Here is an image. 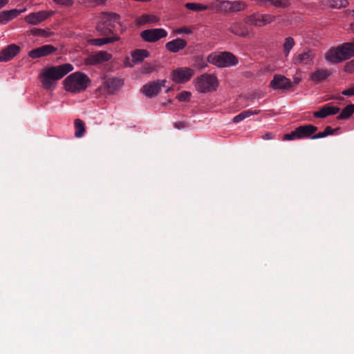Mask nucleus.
Segmentation results:
<instances>
[{
	"label": "nucleus",
	"instance_id": "f257e3e1",
	"mask_svg": "<svg viewBox=\"0 0 354 354\" xmlns=\"http://www.w3.org/2000/svg\"><path fill=\"white\" fill-rule=\"evenodd\" d=\"M73 68V66L68 63L44 68L39 75L43 88L46 90L54 88L57 81L61 80Z\"/></svg>",
	"mask_w": 354,
	"mask_h": 354
},
{
	"label": "nucleus",
	"instance_id": "f03ea898",
	"mask_svg": "<svg viewBox=\"0 0 354 354\" xmlns=\"http://www.w3.org/2000/svg\"><path fill=\"white\" fill-rule=\"evenodd\" d=\"M325 57L327 61L333 64L339 63L354 57V41L344 43L337 48L330 49Z\"/></svg>",
	"mask_w": 354,
	"mask_h": 354
},
{
	"label": "nucleus",
	"instance_id": "7ed1b4c3",
	"mask_svg": "<svg viewBox=\"0 0 354 354\" xmlns=\"http://www.w3.org/2000/svg\"><path fill=\"white\" fill-rule=\"evenodd\" d=\"M90 83L89 77L82 72L73 73L64 80L66 91L74 93L86 90Z\"/></svg>",
	"mask_w": 354,
	"mask_h": 354
},
{
	"label": "nucleus",
	"instance_id": "20e7f679",
	"mask_svg": "<svg viewBox=\"0 0 354 354\" xmlns=\"http://www.w3.org/2000/svg\"><path fill=\"white\" fill-rule=\"evenodd\" d=\"M207 61L217 67L227 68L238 64V58L232 53L224 51L212 53L207 57Z\"/></svg>",
	"mask_w": 354,
	"mask_h": 354
},
{
	"label": "nucleus",
	"instance_id": "39448f33",
	"mask_svg": "<svg viewBox=\"0 0 354 354\" xmlns=\"http://www.w3.org/2000/svg\"><path fill=\"white\" fill-rule=\"evenodd\" d=\"M120 23V16L115 13H105L97 25V30L102 35L113 34Z\"/></svg>",
	"mask_w": 354,
	"mask_h": 354
},
{
	"label": "nucleus",
	"instance_id": "423d86ee",
	"mask_svg": "<svg viewBox=\"0 0 354 354\" xmlns=\"http://www.w3.org/2000/svg\"><path fill=\"white\" fill-rule=\"evenodd\" d=\"M317 131V127L313 124L301 125L290 133L285 134L283 140L311 139V137Z\"/></svg>",
	"mask_w": 354,
	"mask_h": 354
},
{
	"label": "nucleus",
	"instance_id": "0eeeda50",
	"mask_svg": "<svg viewBox=\"0 0 354 354\" xmlns=\"http://www.w3.org/2000/svg\"><path fill=\"white\" fill-rule=\"evenodd\" d=\"M218 86V80L214 75L205 73L198 77L196 88L201 93L215 91Z\"/></svg>",
	"mask_w": 354,
	"mask_h": 354
},
{
	"label": "nucleus",
	"instance_id": "6e6552de",
	"mask_svg": "<svg viewBox=\"0 0 354 354\" xmlns=\"http://www.w3.org/2000/svg\"><path fill=\"white\" fill-rule=\"evenodd\" d=\"M275 18V16L269 14H254L248 16L245 19V22L256 26H263L273 22Z\"/></svg>",
	"mask_w": 354,
	"mask_h": 354
},
{
	"label": "nucleus",
	"instance_id": "1a4fd4ad",
	"mask_svg": "<svg viewBox=\"0 0 354 354\" xmlns=\"http://www.w3.org/2000/svg\"><path fill=\"white\" fill-rule=\"evenodd\" d=\"M193 75V69L187 67H181L171 72V78L176 83L183 84L188 82Z\"/></svg>",
	"mask_w": 354,
	"mask_h": 354
},
{
	"label": "nucleus",
	"instance_id": "9d476101",
	"mask_svg": "<svg viewBox=\"0 0 354 354\" xmlns=\"http://www.w3.org/2000/svg\"><path fill=\"white\" fill-rule=\"evenodd\" d=\"M142 39L147 42H155L159 39L166 37L167 32L163 28H153L145 30L141 32Z\"/></svg>",
	"mask_w": 354,
	"mask_h": 354
},
{
	"label": "nucleus",
	"instance_id": "9b49d317",
	"mask_svg": "<svg viewBox=\"0 0 354 354\" xmlns=\"http://www.w3.org/2000/svg\"><path fill=\"white\" fill-rule=\"evenodd\" d=\"M166 82L165 80H158L149 82L142 87V91L147 97H153L160 93L161 88L165 86Z\"/></svg>",
	"mask_w": 354,
	"mask_h": 354
},
{
	"label": "nucleus",
	"instance_id": "f8f14e48",
	"mask_svg": "<svg viewBox=\"0 0 354 354\" xmlns=\"http://www.w3.org/2000/svg\"><path fill=\"white\" fill-rule=\"evenodd\" d=\"M315 57V51L313 50H308L295 55L292 58V62L295 65H311L313 63Z\"/></svg>",
	"mask_w": 354,
	"mask_h": 354
},
{
	"label": "nucleus",
	"instance_id": "ddd939ff",
	"mask_svg": "<svg viewBox=\"0 0 354 354\" xmlns=\"http://www.w3.org/2000/svg\"><path fill=\"white\" fill-rule=\"evenodd\" d=\"M57 50V48L52 45L46 44L30 50L28 55L32 59H37L53 54Z\"/></svg>",
	"mask_w": 354,
	"mask_h": 354
},
{
	"label": "nucleus",
	"instance_id": "4468645a",
	"mask_svg": "<svg viewBox=\"0 0 354 354\" xmlns=\"http://www.w3.org/2000/svg\"><path fill=\"white\" fill-rule=\"evenodd\" d=\"M270 86L273 89H288L292 84L290 79L282 75H275L270 82Z\"/></svg>",
	"mask_w": 354,
	"mask_h": 354
},
{
	"label": "nucleus",
	"instance_id": "2eb2a0df",
	"mask_svg": "<svg viewBox=\"0 0 354 354\" xmlns=\"http://www.w3.org/2000/svg\"><path fill=\"white\" fill-rule=\"evenodd\" d=\"M52 14L53 12L46 11L32 12L27 15L25 18V20L28 24L37 25L49 17Z\"/></svg>",
	"mask_w": 354,
	"mask_h": 354
},
{
	"label": "nucleus",
	"instance_id": "dca6fc26",
	"mask_svg": "<svg viewBox=\"0 0 354 354\" xmlns=\"http://www.w3.org/2000/svg\"><path fill=\"white\" fill-rule=\"evenodd\" d=\"M340 109L337 106H333L330 104H326L317 111L313 113L314 117L317 118H324L329 115H333L338 113Z\"/></svg>",
	"mask_w": 354,
	"mask_h": 354
},
{
	"label": "nucleus",
	"instance_id": "f3484780",
	"mask_svg": "<svg viewBox=\"0 0 354 354\" xmlns=\"http://www.w3.org/2000/svg\"><path fill=\"white\" fill-rule=\"evenodd\" d=\"M20 51V48L16 44L8 45L0 53V61L8 62L12 59Z\"/></svg>",
	"mask_w": 354,
	"mask_h": 354
},
{
	"label": "nucleus",
	"instance_id": "a211bd4d",
	"mask_svg": "<svg viewBox=\"0 0 354 354\" xmlns=\"http://www.w3.org/2000/svg\"><path fill=\"white\" fill-rule=\"evenodd\" d=\"M228 30L232 34L241 37H247L249 35L248 28L241 21L232 23Z\"/></svg>",
	"mask_w": 354,
	"mask_h": 354
},
{
	"label": "nucleus",
	"instance_id": "6ab92c4d",
	"mask_svg": "<svg viewBox=\"0 0 354 354\" xmlns=\"http://www.w3.org/2000/svg\"><path fill=\"white\" fill-rule=\"evenodd\" d=\"M187 41L181 38H177L168 41L165 44V48L171 53H177L180 50L184 49L187 46Z\"/></svg>",
	"mask_w": 354,
	"mask_h": 354
},
{
	"label": "nucleus",
	"instance_id": "aec40b11",
	"mask_svg": "<svg viewBox=\"0 0 354 354\" xmlns=\"http://www.w3.org/2000/svg\"><path fill=\"white\" fill-rule=\"evenodd\" d=\"M331 75L328 69L317 68L310 75V79L315 83H319L326 80Z\"/></svg>",
	"mask_w": 354,
	"mask_h": 354
},
{
	"label": "nucleus",
	"instance_id": "412c9836",
	"mask_svg": "<svg viewBox=\"0 0 354 354\" xmlns=\"http://www.w3.org/2000/svg\"><path fill=\"white\" fill-rule=\"evenodd\" d=\"M22 12V10L12 9L0 12V24H6L12 19L16 18Z\"/></svg>",
	"mask_w": 354,
	"mask_h": 354
},
{
	"label": "nucleus",
	"instance_id": "4be33fe9",
	"mask_svg": "<svg viewBox=\"0 0 354 354\" xmlns=\"http://www.w3.org/2000/svg\"><path fill=\"white\" fill-rule=\"evenodd\" d=\"M111 58V55L106 51H100L88 58V63L94 65L98 63L109 61Z\"/></svg>",
	"mask_w": 354,
	"mask_h": 354
},
{
	"label": "nucleus",
	"instance_id": "5701e85b",
	"mask_svg": "<svg viewBox=\"0 0 354 354\" xmlns=\"http://www.w3.org/2000/svg\"><path fill=\"white\" fill-rule=\"evenodd\" d=\"M123 82L122 80L116 77H112L107 79L104 82V86L107 89L108 93H113L117 89H118Z\"/></svg>",
	"mask_w": 354,
	"mask_h": 354
},
{
	"label": "nucleus",
	"instance_id": "b1692460",
	"mask_svg": "<svg viewBox=\"0 0 354 354\" xmlns=\"http://www.w3.org/2000/svg\"><path fill=\"white\" fill-rule=\"evenodd\" d=\"M260 112H261V111L257 110V109H255L254 111L252 109H248V110L241 112L239 114L234 116L233 118L232 121L234 123H238L251 115H257Z\"/></svg>",
	"mask_w": 354,
	"mask_h": 354
},
{
	"label": "nucleus",
	"instance_id": "393cba45",
	"mask_svg": "<svg viewBox=\"0 0 354 354\" xmlns=\"http://www.w3.org/2000/svg\"><path fill=\"white\" fill-rule=\"evenodd\" d=\"M149 53L145 49H137L132 54V60L134 63L141 62L145 58L149 57Z\"/></svg>",
	"mask_w": 354,
	"mask_h": 354
},
{
	"label": "nucleus",
	"instance_id": "a878e982",
	"mask_svg": "<svg viewBox=\"0 0 354 354\" xmlns=\"http://www.w3.org/2000/svg\"><path fill=\"white\" fill-rule=\"evenodd\" d=\"M159 21L158 17L153 15H142L140 17L137 22L139 25H143L145 24H156Z\"/></svg>",
	"mask_w": 354,
	"mask_h": 354
},
{
	"label": "nucleus",
	"instance_id": "bb28decb",
	"mask_svg": "<svg viewBox=\"0 0 354 354\" xmlns=\"http://www.w3.org/2000/svg\"><path fill=\"white\" fill-rule=\"evenodd\" d=\"M118 39L119 37L118 36H113L112 37L93 39L91 40V44L95 46H101L104 44L118 41Z\"/></svg>",
	"mask_w": 354,
	"mask_h": 354
},
{
	"label": "nucleus",
	"instance_id": "cd10ccee",
	"mask_svg": "<svg viewBox=\"0 0 354 354\" xmlns=\"http://www.w3.org/2000/svg\"><path fill=\"white\" fill-rule=\"evenodd\" d=\"M75 125V136L77 138H81L85 133V125L84 122L80 119H75L74 122Z\"/></svg>",
	"mask_w": 354,
	"mask_h": 354
},
{
	"label": "nucleus",
	"instance_id": "c85d7f7f",
	"mask_svg": "<svg viewBox=\"0 0 354 354\" xmlns=\"http://www.w3.org/2000/svg\"><path fill=\"white\" fill-rule=\"evenodd\" d=\"M354 113V104H351L343 109L340 114L337 117V120H346Z\"/></svg>",
	"mask_w": 354,
	"mask_h": 354
},
{
	"label": "nucleus",
	"instance_id": "c756f323",
	"mask_svg": "<svg viewBox=\"0 0 354 354\" xmlns=\"http://www.w3.org/2000/svg\"><path fill=\"white\" fill-rule=\"evenodd\" d=\"M231 12H238L244 10L247 4L242 1H231Z\"/></svg>",
	"mask_w": 354,
	"mask_h": 354
},
{
	"label": "nucleus",
	"instance_id": "7c9ffc66",
	"mask_svg": "<svg viewBox=\"0 0 354 354\" xmlns=\"http://www.w3.org/2000/svg\"><path fill=\"white\" fill-rule=\"evenodd\" d=\"M326 3L333 8L339 9L348 5L347 0H327Z\"/></svg>",
	"mask_w": 354,
	"mask_h": 354
},
{
	"label": "nucleus",
	"instance_id": "2f4dec72",
	"mask_svg": "<svg viewBox=\"0 0 354 354\" xmlns=\"http://www.w3.org/2000/svg\"><path fill=\"white\" fill-rule=\"evenodd\" d=\"M185 6L186 8L194 11H202L209 8L207 6L198 3H186Z\"/></svg>",
	"mask_w": 354,
	"mask_h": 354
},
{
	"label": "nucleus",
	"instance_id": "473e14b6",
	"mask_svg": "<svg viewBox=\"0 0 354 354\" xmlns=\"http://www.w3.org/2000/svg\"><path fill=\"white\" fill-rule=\"evenodd\" d=\"M295 45V41L293 38L289 37L286 38L285 42L283 44V51L286 56H288L290 53V50Z\"/></svg>",
	"mask_w": 354,
	"mask_h": 354
},
{
	"label": "nucleus",
	"instance_id": "72a5a7b5",
	"mask_svg": "<svg viewBox=\"0 0 354 354\" xmlns=\"http://www.w3.org/2000/svg\"><path fill=\"white\" fill-rule=\"evenodd\" d=\"M30 33L34 36H41L44 37H47L50 35V33L48 30L37 28L31 29Z\"/></svg>",
	"mask_w": 354,
	"mask_h": 354
},
{
	"label": "nucleus",
	"instance_id": "f704fd0d",
	"mask_svg": "<svg viewBox=\"0 0 354 354\" xmlns=\"http://www.w3.org/2000/svg\"><path fill=\"white\" fill-rule=\"evenodd\" d=\"M290 5L289 0H272L271 6L277 8H287Z\"/></svg>",
	"mask_w": 354,
	"mask_h": 354
},
{
	"label": "nucleus",
	"instance_id": "c9c22d12",
	"mask_svg": "<svg viewBox=\"0 0 354 354\" xmlns=\"http://www.w3.org/2000/svg\"><path fill=\"white\" fill-rule=\"evenodd\" d=\"M210 8L214 9L216 12L222 13L223 12V0H216L212 3Z\"/></svg>",
	"mask_w": 354,
	"mask_h": 354
},
{
	"label": "nucleus",
	"instance_id": "e433bc0d",
	"mask_svg": "<svg viewBox=\"0 0 354 354\" xmlns=\"http://www.w3.org/2000/svg\"><path fill=\"white\" fill-rule=\"evenodd\" d=\"M190 96H191V93L189 92L183 91L177 95L176 98L180 102H187L189 100Z\"/></svg>",
	"mask_w": 354,
	"mask_h": 354
},
{
	"label": "nucleus",
	"instance_id": "4c0bfd02",
	"mask_svg": "<svg viewBox=\"0 0 354 354\" xmlns=\"http://www.w3.org/2000/svg\"><path fill=\"white\" fill-rule=\"evenodd\" d=\"M230 3L231 1L223 0V14L226 15L231 12Z\"/></svg>",
	"mask_w": 354,
	"mask_h": 354
},
{
	"label": "nucleus",
	"instance_id": "58836bf2",
	"mask_svg": "<svg viewBox=\"0 0 354 354\" xmlns=\"http://www.w3.org/2000/svg\"><path fill=\"white\" fill-rule=\"evenodd\" d=\"M344 71L347 73L354 72V59L347 62L344 66Z\"/></svg>",
	"mask_w": 354,
	"mask_h": 354
},
{
	"label": "nucleus",
	"instance_id": "ea45409f",
	"mask_svg": "<svg viewBox=\"0 0 354 354\" xmlns=\"http://www.w3.org/2000/svg\"><path fill=\"white\" fill-rule=\"evenodd\" d=\"M175 32L176 34H183V33H185V34H190L192 32V30L189 28V27H183V28H178L175 30Z\"/></svg>",
	"mask_w": 354,
	"mask_h": 354
},
{
	"label": "nucleus",
	"instance_id": "a19ab883",
	"mask_svg": "<svg viewBox=\"0 0 354 354\" xmlns=\"http://www.w3.org/2000/svg\"><path fill=\"white\" fill-rule=\"evenodd\" d=\"M56 3L64 6H71L73 4V0H53Z\"/></svg>",
	"mask_w": 354,
	"mask_h": 354
},
{
	"label": "nucleus",
	"instance_id": "79ce46f5",
	"mask_svg": "<svg viewBox=\"0 0 354 354\" xmlns=\"http://www.w3.org/2000/svg\"><path fill=\"white\" fill-rule=\"evenodd\" d=\"M188 124L185 122H178L174 123V127L177 129H183L188 127Z\"/></svg>",
	"mask_w": 354,
	"mask_h": 354
},
{
	"label": "nucleus",
	"instance_id": "37998d69",
	"mask_svg": "<svg viewBox=\"0 0 354 354\" xmlns=\"http://www.w3.org/2000/svg\"><path fill=\"white\" fill-rule=\"evenodd\" d=\"M339 129V128H337V129H333L331 128L330 127H326L324 129V133H325V136H329V135H333L334 134V133L335 131H337V130Z\"/></svg>",
	"mask_w": 354,
	"mask_h": 354
},
{
	"label": "nucleus",
	"instance_id": "c03bdc74",
	"mask_svg": "<svg viewBox=\"0 0 354 354\" xmlns=\"http://www.w3.org/2000/svg\"><path fill=\"white\" fill-rule=\"evenodd\" d=\"M342 95L347 96H353L354 95V86L349 88L348 89L344 90L342 92Z\"/></svg>",
	"mask_w": 354,
	"mask_h": 354
},
{
	"label": "nucleus",
	"instance_id": "a18cd8bd",
	"mask_svg": "<svg viewBox=\"0 0 354 354\" xmlns=\"http://www.w3.org/2000/svg\"><path fill=\"white\" fill-rule=\"evenodd\" d=\"M257 2L265 7L271 6L272 0H257Z\"/></svg>",
	"mask_w": 354,
	"mask_h": 354
},
{
	"label": "nucleus",
	"instance_id": "49530a36",
	"mask_svg": "<svg viewBox=\"0 0 354 354\" xmlns=\"http://www.w3.org/2000/svg\"><path fill=\"white\" fill-rule=\"evenodd\" d=\"M324 137H326V136H325L324 131H323V132H319L318 133H316V134L314 133L313 135V136L311 137V139H318V138H322Z\"/></svg>",
	"mask_w": 354,
	"mask_h": 354
},
{
	"label": "nucleus",
	"instance_id": "de8ad7c7",
	"mask_svg": "<svg viewBox=\"0 0 354 354\" xmlns=\"http://www.w3.org/2000/svg\"><path fill=\"white\" fill-rule=\"evenodd\" d=\"M153 70V67L149 65L145 66L144 68H143V71L145 73H149L152 72Z\"/></svg>",
	"mask_w": 354,
	"mask_h": 354
},
{
	"label": "nucleus",
	"instance_id": "09e8293b",
	"mask_svg": "<svg viewBox=\"0 0 354 354\" xmlns=\"http://www.w3.org/2000/svg\"><path fill=\"white\" fill-rule=\"evenodd\" d=\"M274 138L272 133L268 132L262 136L263 140H271Z\"/></svg>",
	"mask_w": 354,
	"mask_h": 354
},
{
	"label": "nucleus",
	"instance_id": "8fccbe9b",
	"mask_svg": "<svg viewBox=\"0 0 354 354\" xmlns=\"http://www.w3.org/2000/svg\"><path fill=\"white\" fill-rule=\"evenodd\" d=\"M9 0H0V9L3 8L6 4H8Z\"/></svg>",
	"mask_w": 354,
	"mask_h": 354
},
{
	"label": "nucleus",
	"instance_id": "3c124183",
	"mask_svg": "<svg viewBox=\"0 0 354 354\" xmlns=\"http://www.w3.org/2000/svg\"><path fill=\"white\" fill-rule=\"evenodd\" d=\"M106 0H93L96 5H102L105 3Z\"/></svg>",
	"mask_w": 354,
	"mask_h": 354
},
{
	"label": "nucleus",
	"instance_id": "603ef678",
	"mask_svg": "<svg viewBox=\"0 0 354 354\" xmlns=\"http://www.w3.org/2000/svg\"><path fill=\"white\" fill-rule=\"evenodd\" d=\"M330 99L341 101L344 100V97L341 96H333Z\"/></svg>",
	"mask_w": 354,
	"mask_h": 354
},
{
	"label": "nucleus",
	"instance_id": "864d4df0",
	"mask_svg": "<svg viewBox=\"0 0 354 354\" xmlns=\"http://www.w3.org/2000/svg\"><path fill=\"white\" fill-rule=\"evenodd\" d=\"M299 82H300V79H299V78H298V77H295V78L294 79V83H295V84H298L299 83Z\"/></svg>",
	"mask_w": 354,
	"mask_h": 354
},
{
	"label": "nucleus",
	"instance_id": "5fc2aeb1",
	"mask_svg": "<svg viewBox=\"0 0 354 354\" xmlns=\"http://www.w3.org/2000/svg\"><path fill=\"white\" fill-rule=\"evenodd\" d=\"M207 66V64H203L201 65V68H204Z\"/></svg>",
	"mask_w": 354,
	"mask_h": 354
},
{
	"label": "nucleus",
	"instance_id": "6e6d98bb",
	"mask_svg": "<svg viewBox=\"0 0 354 354\" xmlns=\"http://www.w3.org/2000/svg\"><path fill=\"white\" fill-rule=\"evenodd\" d=\"M171 90V88H168L166 91L167 93H168Z\"/></svg>",
	"mask_w": 354,
	"mask_h": 354
},
{
	"label": "nucleus",
	"instance_id": "4d7b16f0",
	"mask_svg": "<svg viewBox=\"0 0 354 354\" xmlns=\"http://www.w3.org/2000/svg\"><path fill=\"white\" fill-rule=\"evenodd\" d=\"M353 15H354V10H353Z\"/></svg>",
	"mask_w": 354,
	"mask_h": 354
}]
</instances>
